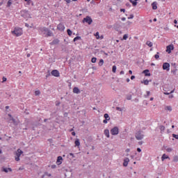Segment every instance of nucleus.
I'll return each instance as SVG.
<instances>
[{"label": "nucleus", "instance_id": "1", "mask_svg": "<svg viewBox=\"0 0 178 178\" xmlns=\"http://www.w3.org/2000/svg\"><path fill=\"white\" fill-rule=\"evenodd\" d=\"M135 138L138 140H143V138H144V131L141 130L136 131L135 134Z\"/></svg>", "mask_w": 178, "mask_h": 178}, {"label": "nucleus", "instance_id": "2", "mask_svg": "<svg viewBox=\"0 0 178 178\" xmlns=\"http://www.w3.org/2000/svg\"><path fill=\"white\" fill-rule=\"evenodd\" d=\"M12 33L17 37H20L23 34V30L20 28H15L14 31H12Z\"/></svg>", "mask_w": 178, "mask_h": 178}, {"label": "nucleus", "instance_id": "3", "mask_svg": "<svg viewBox=\"0 0 178 178\" xmlns=\"http://www.w3.org/2000/svg\"><path fill=\"white\" fill-rule=\"evenodd\" d=\"M23 154V151L22 149H18L15 152V161L19 162L20 161V156Z\"/></svg>", "mask_w": 178, "mask_h": 178}, {"label": "nucleus", "instance_id": "4", "mask_svg": "<svg viewBox=\"0 0 178 178\" xmlns=\"http://www.w3.org/2000/svg\"><path fill=\"white\" fill-rule=\"evenodd\" d=\"M111 133L112 136H118L119 134V128L118 127H115L111 130Z\"/></svg>", "mask_w": 178, "mask_h": 178}, {"label": "nucleus", "instance_id": "5", "mask_svg": "<svg viewBox=\"0 0 178 178\" xmlns=\"http://www.w3.org/2000/svg\"><path fill=\"white\" fill-rule=\"evenodd\" d=\"M83 23H88V24H91L92 23V19L90 16H86L83 19Z\"/></svg>", "mask_w": 178, "mask_h": 178}, {"label": "nucleus", "instance_id": "6", "mask_svg": "<svg viewBox=\"0 0 178 178\" xmlns=\"http://www.w3.org/2000/svg\"><path fill=\"white\" fill-rule=\"evenodd\" d=\"M170 67V64L168 63H164L163 64V70H167V72H169Z\"/></svg>", "mask_w": 178, "mask_h": 178}, {"label": "nucleus", "instance_id": "7", "mask_svg": "<svg viewBox=\"0 0 178 178\" xmlns=\"http://www.w3.org/2000/svg\"><path fill=\"white\" fill-rule=\"evenodd\" d=\"M174 49L175 47L173 46V44H170L167 46L166 52H168V54H170Z\"/></svg>", "mask_w": 178, "mask_h": 178}, {"label": "nucleus", "instance_id": "8", "mask_svg": "<svg viewBox=\"0 0 178 178\" xmlns=\"http://www.w3.org/2000/svg\"><path fill=\"white\" fill-rule=\"evenodd\" d=\"M51 75L54 76V77H59L60 76L59 71H58V70H54L51 71Z\"/></svg>", "mask_w": 178, "mask_h": 178}, {"label": "nucleus", "instance_id": "9", "mask_svg": "<svg viewBox=\"0 0 178 178\" xmlns=\"http://www.w3.org/2000/svg\"><path fill=\"white\" fill-rule=\"evenodd\" d=\"M1 172H5V173H8L9 172H12V168L2 167Z\"/></svg>", "mask_w": 178, "mask_h": 178}, {"label": "nucleus", "instance_id": "10", "mask_svg": "<svg viewBox=\"0 0 178 178\" xmlns=\"http://www.w3.org/2000/svg\"><path fill=\"white\" fill-rule=\"evenodd\" d=\"M57 29L58 30H59L60 31H63L65 30V25H63V24H59L57 26Z\"/></svg>", "mask_w": 178, "mask_h": 178}, {"label": "nucleus", "instance_id": "11", "mask_svg": "<svg viewBox=\"0 0 178 178\" xmlns=\"http://www.w3.org/2000/svg\"><path fill=\"white\" fill-rule=\"evenodd\" d=\"M129 162H130V159L127 157L125 158L124 159L123 166H124L126 168L127 166V165H129Z\"/></svg>", "mask_w": 178, "mask_h": 178}, {"label": "nucleus", "instance_id": "12", "mask_svg": "<svg viewBox=\"0 0 178 178\" xmlns=\"http://www.w3.org/2000/svg\"><path fill=\"white\" fill-rule=\"evenodd\" d=\"M73 92L74 94H80V89H79L77 87H74L73 88Z\"/></svg>", "mask_w": 178, "mask_h": 178}, {"label": "nucleus", "instance_id": "13", "mask_svg": "<svg viewBox=\"0 0 178 178\" xmlns=\"http://www.w3.org/2000/svg\"><path fill=\"white\" fill-rule=\"evenodd\" d=\"M143 73L145 74V76H151V73H149V70H145Z\"/></svg>", "mask_w": 178, "mask_h": 178}, {"label": "nucleus", "instance_id": "14", "mask_svg": "<svg viewBox=\"0 0 178 178\" xmlns=\"http://www.w3.org/2000/svg\"><path fill=\"white\" fill-rule=\"evenodd\" d=\"M50 44H51V45H56V44H59V40L55 39Z\"/></svg>", "mask_w": 178, "mask_h": 178}, {"label": "nucleus", "instance_id": "15", "mask_svg": "<svg viewBox=\"0 0 178 178\" xmlns=\"http://www.w3.org/2000/svg\"><path fill=\"white\" fill-rule=\"evenodd\" d=\"M157 3H156V1H154L152 3V9L154 10H156V9H158V6H156Z\"/></svg>", "mask_w": 178, "mask_h": 178}, {"label": "nucleus", "instance_id": "16", "mask_svg": "<svg viewBox=\"0 0 178 178\" xmlns=\"http://www.w3.org/2000/svg\"><path fill=\"white\" fill-rule=\"evenodd\" d=\"M104 135L106 136V137H107V138H109V137H110L109 129L104 130Z\"/></svg>", "mask_w": 178, "mask_h": 178}, {"label": "nucleus", "instance_id": "17", "mask_svg": "<svg viewBox=\"0 0 178 178\" xmlns=\"http://www.w3.org/2000/svg\"><path fill=\"white\" fill-rule=\"evenodd\" d=\"M62 159H63L62 156H58L56 163H58V165H60V163H62V161H62Z\"/></svg>", "mask_w": 178, "mask_h": 178}, {"label": "nucleus", "instance_id": "18", "mask_svg": "<svg viewBox=\"0 0 178 178\" xmlns=\"http://www.w3.org/2000/svg\"><path fill=\"white\" fill-rule=\"evenodd\" d=\"M165 159H169V156H166L165 154H163L161 156V161H165Z\"/></svg>", "mask_w": 178, "mask_h": 178}, {"label": "nucleus", "instance_id": "19", "mask_svg": "<svg viewBox=\"0 0 178 178\" xmlns=\"http://www.w3.org/2000/svg\"><path fill=\"white\" fill-rule=\"evenodd\" d=\"M10 118V120H12L13 123H14L15 124H16V120H15V118H13V117H12V115L8 114V115Z\"/></svg>", "mask_w": 178, "mask_h": 178}, {"label": "nucleus", "instance_id": "20", "mask_svg": "<svg viewBox=\"0 0 178 178\" xmlns=\"http://www.w3.org/2000/svg\"><path fill=\"white\" fill-rule=\"evenodd\" d=\"M49 29H48V28H45V27H43V28H41L40 29V31H42V33H47V31H49Z\"/></svg>", "mask_w": 178, "mask_h": 178}, {"label": "nucleus", "instance_id": "21", "mask_svg": "<svg viewBox=\"0 0 178 178\" xmlns=\"http://www.w3.org/2000/svg\"><path fill=\"white\" fill-rule=\"evenodd\" d=\"M104 118L106 120H111V117H109V115L108 113H105L104 115Z\"/></svg>", "mask_w": 178, "mask_h": 178}, {"label": "nucleus", "instance_id": "22", "mask_svg": "<svg viewBox=\"0 0 178 178\" xmlns=\"http://www.w3.org/2000/svg\"><path fill=\"white\" fill-rule=\"evenodd\" d=\"M47 37H52V35H54V34L52 33V32L49 29V31H47Z\"/></svg>", "mask_w": 178, "mask_h": 178}, {"label": "nucleus", "instance_id": "23", "mask_svg": "<svg viewBox=\"0 0 178 178\" xmlns=\"http://www.w3.org/2000/svg\"><path fill=\"white\" fill-rule=\"evenodd\" d=\"M165 111H169V112H172V107L170 106H166L165 107Z\"/></svg>", "mask_w": 178, "mask_h": 178}, {"label": "nucleus", "instance_id": "24", "mask_svg": "<svg viewBox=\"0 0 178 178\" xmlns=\"http://www.w3.org/2000/svg\"><path fill=\"white\" fill-rule=\"evenodd\" d=\"M129 2H131V3H132L133 6H137V1H136V0H134V1L129 0Z\"/></svg>", "mask_w": 178, "mask_h": 178}, {"label": "nucleus", "instance_id": "25", "mask_svg": "<svg viewBox=\"0 0 178 178\" xmlns=\"http://www.w3.org/2000/svg\"><path fill=\"white\" fill-rule=\"evenodd\" d=\"M159 129H160V130H161V133H163V131H165V126L161 125V126L159 127Z\"/></svg>", "mask_w": 178, "mask_h": 178}, {"label": "nucleus", "instance_id": "26", "mask_svg": "<svg viewBox=\"0 0 178 178\" xmlns=\"http://www.w3.org/2000/svg\"><path fill=\"white\" fill-rule=\"evenodd\" d=\"M146 45H147L148 47H149V48H151V47H152V42L151 41H147L146 42Z\"/></svg>", "mask_w": 178, "mask_h": 178}, {"label": "nucleus", "instance_id": "27", "mask_svg": "<svg viewBox=\"0 0 178 178\" xmlns=\"http://www.w3.org/2000/svg\"><path fill=\"white\" fill-rule=\"evenodd\" d=\"M74 144L76 147H79L80 145V140L79 139H76L74 142Z\"/></svg>", "mask_w": 178, "mask_h": 178}, {"label": "nucleus", "instance_id": "28", "mask_svg": "<svg viewBox=\"0 0 178 178\" xmlns=\"http://www.w3.org/2000/svg\"><path fill=\"white\" fill-rule=\"evenodd\" d=\"M79 40H81V37L80 36H76L74 38V42H76V41Z\"/></svg>", "mask_w": 178, "mask_h": 178}, {"label": "nucleus", "instance_id": "29", "mask_svg": "<svg viewBox=\"0 0 178 178\" xmlns=\"http://www.w3.org/2000/svg\"><path fill=\"white\" fill-rule=\"evenodd\" d=\"M143 84H145V86H148V84H149V81H148L147 79L144 80Z\"/></svg>", "mask_w": 178, "mask_h": 178}, {"label": "nucleus", "instance_id": "30", "mask_svg": "<svg viewBox=\"0 0 178 178\" xmlns=\"http://www.w3.org/2000/svg\"><path fill=\"white\" fill-rule=\"evenodd\" d=\"M67 33L68 35H70V36L72 35V34H73V32L70 29H67Z\"/></svg>", "mask_w": 178, "mask_h": 178}, {"label": "nucleus", "instance_id": "31", "mask_svg": "<svg viewBox=\"0 0 178 178\" xmlns=\"http://www.w3.org/2000/svg\"><path fill=\"white\" fill-rule=\"evenodd\" d=\"M177 161H178V156H174L173 162H177Z\"/></svg>", "mask_w": 178, "mask_h": 178}, {"label": "nucleus", "instance_id": "32", "mask_svg": "<svg viewBox=\"0 0 178 178\" xmlns=\"http://www.w3.org/2000/svg\"><path fill=\"white\" fill-rule=\"evenodd\" d=\"M113 73H116V65H113L112 68Z\"/></svg>", "mask_w": 178, "mask_h": 178}, {"label": "nucleus", "instance_id": "33", "mask_svg": "<svg viewBox=\"0 0 178 178\" xmlns=\"http://www.w3.org/2000/svg\"><path fill=\"white\" fill-rule=\"evenodd\" d=\"M97 40H99V32H97L95 34Z\"/></svg>", "mask_w": 178, "mask_h": 178}, {"label": "nucleus", "instance_id": "34", "mask_svg": "<svg viewBox=\"0 0 178 178\" xmlns=\"http://www.w3.org/2000/svg\"><path fill=\"white\" fill-rule=\"evenodd\" d=\"M104 65V60L101 59L99 62V66H102Z\"/></svg>", "mask_w": 178, "mask_h": 178}, {"label": "nucleus", "instance_id": "35", "mask_svg": "<svg viewBox=\"0 0 178 178\" xmlns=\"http://www.w3.org/2000/svg\"><path fill=\"white\" fill-rule=\"evenodd\" d=\"M12 5V0H8L7 3V6L9 8Z\"/></svg>", "mask_w": 178, "mask_h": 178}, {"label": "nucleus", "instance_id": "36", "mask_svg": "<svg viewBox=\"0 0 178 178\" xmlns=\"http://www.w3.org/2000/svg\"><path fill=\"white\" fill-rule=\"evenodd\" d=\"M131 98H132L131 95H128L127 96V99L128 101L131 100Z\"/></svg>", "mask_w": 178, "mask_h": 178}, {"label": "nucleus", "instance_id": "37", "mask_svg": "<svg viewBox=\"0 0 178 178\" xmlns=\"http://www.w3.org/2000/svg\"><path fill=\"white\" fill-rule=\"evenodd\" d=\"M92 63H95V62H97V58L93 57L91 60Z\"/></svg>", "mask_w": 178, "mask_h": 178}, {"label": "nucleus", "instance_id": "38", "mask_svg": "<svg viewBox=\"0 0 178 178\" xmlns=\"http://www.w3.org/2000/svg\"><path fill=\"white\" fill-rule=\"evenodd\" d=\"M166 151H167V152H172V151H173V149H172L171 147H168L166 149Z\"/></svg>", "mask_w": 178, "mask_h": 178}, {"label": "nucleus", "instance_id": "39", "mask_svg": "<svg viewBox=\"0 0 178 178\" xmlns=\"http://www.w3.org/2000/svg\"><path fill=\"white\" fill-rule=\"evenodd\" d=\"M155 59H159V52H157L156 55H154Z\"/></svg>", "mask_w": 178, "mask_h": 178}, {"label": "nucleus", "instance_id": "40", "mask_svg": "<svg viewBox=\"0 0 178 178\" xmlns=\"http://www.w3.org/2000/svg\"><path fill=\"white\" fill-rule=\"evenodd\" d=\"M40 94H41V92H40V90H36L35 92V95H40Z\"/></svg>", "mask_w": 178, "mask_h": 178}, {"label": "nucleus", "instance_id": "41", "mask_svg": "<svg viewBox=\"0 0 178 178\" xmlns=\"http://www.w3.org/2000/svg\"><path fill=\"white\" fill-rule=\"evenodd\" d=\"M129 38V35L127 34L124 35L123 40H127Z\"/></svg>", "mask_w": 178, "mask_h": 178}, {"label": "nucleus", "instance_id": "42", "mask_svg": "<svg viewBox=\"0 0 178 178\" xmlns=\"http://www.w3.org/2000/svg\"><path fill=\"white\" fill-rule=\"evenodd\" d=\"M172 137H173L174 138H176V140H178V135L173 134H172Z\"/></svg>", "mask_w": 178, "mask_h": 178}, {"label": "nucleus", "instance_id": "43", "mask_svg": "<svg viewBox=\"0 0 178 178\" xmlns=\"http://www.w3.org/2000/svg\"><path fill=\"white\" fill-rule=\"evenodd\" d=\"M149 94H151V92L147 91V95H145V98H147V97H149Z\"/></svg>", "mask_w": 178, "mask_h": 178}, {"label": "nucleus", "instance_id": "44", "mask_svg": "<svg viewBox=\"0 0 178 178\" xmlns=\"http://www.w3.org/2000/svg\"><path fill=\"white\" fill-rule=\"evenodd\" d=\"M51 169H56V165H51Z\"/></svg>", "mask_w": 178, "mask_h": 178}, {"label": "nucleus", "instance_id": "45", "mask_svg": "<svg viewBox=\"0 0 178 178\" xmlns=\"http://www.w3.org/2000/svg\"><path fill=\"white\" fill-rule=\"evenodd\" d=\"M116 111H119L120 112H122V108L120 107H116Z\"/></svg>", "mask_w": 178, "mask_h": 178}, {"label": "nucleus", "instance_id": "46", "mask_svg": "<svg viewBox=\"0 0 178 178\" xmlns=\"http://www.w3.org/2000/svg\"><path fill=\"white\" fill-rule=\"evenodd\" d=\"M134 15H131L130 17H128V19H134Z\"/></svg>", "mask_w": 178, "mask_h": 178}, {"label": "nucleus", "instance_id": "47", "mask_svg": "<svg viewBox=\"0 0 178 178\" xmlns=\"http://www.w3.org/2000/svg\"><path fill=\"white\" fill-rule=\"evenodd\" d=\"M108 120H103V123H104L105 124H106V123H108Z\"/></svg>", "mask_w": 178, "mask_h": 178}, {"label": "nucleus", "instance_id": "48", "mask_svg": "<svg viewBox=\"0 0 178 178\" xmlns=\"http://www.w3.org/2000/svg\"><path fill=\"white\" fill-rule=\"evenodd\" d=\"M163 94H164L165 95H170V92H164Z\"/></svg>", "mask_w": 178, "mask_h": 178}, {"label": "nucleus", "instance_id": "49", "mask_svg": "<svg viewBox=\"0 0 178 178\" xmlns=\"http://www.w3.org/2000/svg\"><path fill=\"white\" fill-rule=\"evenodd\" d=\"M6 81V78L5 76L3 77V81L2 83H5Z\"/></svg>", "mask_w": 178, "mask_h": 178}, {"label": "nucleus", "instance_id": "50", "mask_svg": "<svg viewBox=\"0 0 178 178\" xmlns=\"http://www.w3.org/2000/svg\"><path fill=\"white\" fill-rule=\"evenodd\" d=\"M134 79H136V76L134 75H132L131 76V80H134Z\"/></svg>", "mask_w": 178, "mask_h": 178}, {"label": "nucleus", "instance_id": "51", "mask_svg": "<svg viewBox=\"0 0 178 178\" xmlns=\"http://www.w3.org/2000/svg\"><path fill=\"white\" fill-rule=\"evenodd\" d=\"M70 156H72V158H74V154H73L72 153H70Z\"/></svg>", "mask_w": 178, "mask_h": 178}, {"label": "nucleus", "instance_id": "52", "mask_svg": "<svg viewBox=\"0 0 178 178\" xmlns=\"http://www.w3.org/2000/svg\"><path fill=\"white\" fill-rule=\"evenodd\" d=\"M120 12H124H124H126V10L124 9V8H121V9H120Z\"/></svg>", "mask_w": 178, "mask_h": 178}, {"label": "nucleus", "instance_id": "53", "mask_svg": "<svg viewBox=\"0 0 178 178\" xmlns=\"http://www.w3.org/2000/svg\"><path fill=\"white\" fill-rule=\"evenodd\" d=\"M46 175L48 176L49 177H51V175L48 172L46 173Z\"/></svg>", "mask_w": 178, "mask_h": 178}, {"label": "nucleus", "instance_id": "54", "mask_svg": "<svg viewBox=\"0 0 178 178\" xmlns=\"http://www.w3.org/2000/svg\"><path fill=\"white\" fill-rule=\"evenodd\" d=\"M138 152H141V149L140 147L137 148Z\"/></svg>", "mask_w": 178, "mask_h": 178}, {"label": "nucleus", "instance_id": "55", "mask_svg": "<svg viewBox=\"0 0 178 178\" xmlns=\"http://www.w3.org/2000/svg\"><path fill=\"white\" fill-rule=\"evenodd\" d=\"M126 6H129V7H130V6H131L130 5V3H126Z\"/></svg>", "mask_w": 178, "mask_h": 178}, {"label": "nucleus", "instance_id": "56", "mask_svg": "<svg viewBox=\"0 0 178 178\" xmlns=\"http://www.w3.org/2000/svg\"><path fill=\"white\" fill-rule=\"evenodd\" d=\"M65 1V2H67V3H70V0H64Z\"/></svg>", "mask_w": 178, "mask_h": 178}, {"label": "nucleus", "instance_id": "57", "mask_svg": "<svg viewBox=\"0 0 178 178\" xmlns=\"http://www.w3.org/2000/svg\"><path fill=\"white\" fill-rule=\"evenodd\" d=\"M168 98H173V95H170L168 96Z\"/></svg>", "mask_w": 178, "mask_h": 178}, {"label": "nucleus", "instance_id": "58", "mask_svg": "<svg viewBox=\"0 0 178 178\" xmlns=\"http://www.w3.org/2000/svg\"><path fill=\"white\" fill-rule=\"evenodd\" d=\"M139 145H143V141L138 142Z\"/></svg>", "mask_w": 178, "mask_h": 178}, {"label": "nucleus", "instance_id": "59", "mask_svg": "<svg viewBox=\"0 0 178 178\" xmlns=\"http://www.w3.org/2000/svg\"><path fill=\"white\" fill-rule=\"evenodd\" d=\"M129 74H133V71L129 70Z\"/></svg>", "mask_w": 178, "mask_h": 178}, {"label": "nucleus", "instance_id": "60", "mask_svg": "<svg viewBox=\"0 0 178 178\" xmlns=\"http://www.w3.org/2000/svg\"><path fill=\"white\" fill-rule=\"evenodd\" d=\"M120 74H124V71H121V72H120Z\"/></svg>", "mask_w": 178, "mask_h": 178}, {"label": "nucleus", "instance_id": "61", "mask_svg": "<svg viewBox=\"0 0 178 178\" xmlns=\"http://www.w3.org/2000/svg\"><path fill=\"white\" fill-rule=\"evenodd\" d=\"M174 23H175V24H177V20L175 19Z\"/></svg>", "mask_w": 178, "mask_h": 178}, {"label": "nucleus", "instance_id": "62", "mask_svg": "<svg viewBox=\"0 0 178 178\" xmlns=\"http://www.w3.org/2000/svg\"><path fill=\"white\" fill-rule=\"evenodd\" d=\"M72 136H76V132H72Z\"/></svg>", "mask_w": 178, "mask_h": 178}, {"label": "nucleus", "instance_id": "63", "mask_svg": "<svg viewBox=\"0 0 178 178\" xmlns=\"http://www.w3.org/2000/svg\"><path fill=\"white\" fill-rule=\"evenodd\" d=\"M122 22H124V20H126V17H122Z\"/></svg>", "mask_w": 178, "mask_h": 178}, {"label": "nucleus", "instance_id": "64", "mask_svg": "<svg viewBox=\"0 0 178 178\" xmlns=\"http://www.w3.org/2000/svg\"><path fill=\"white\" fill-rule=\"evenodd\" d=\"M130 151V149H127L125 152H129Z\"/></svg>", "mask_w": 178, "mask_h": 178}]
</instances>
